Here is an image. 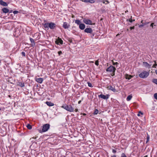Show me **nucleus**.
<instances>
[{
    "instance_id": "nucleus-16",
    "label": "nucleus",
    "mask_w": 157,
    "mask_h": 157,
    "mask_svg": "<svg viewBox=\"0 0 157 157\" xmlns=\"http://www.w3.org/2000/svg\"><path fill=\"white\" fill-rule=\"evenodd\" d=\"M2 11L3 13H9V10L8 8L4 7L2 9Z\"/></svg>"
},
{
    "instance_id": "nucleus-48",
    "label": "nucleus",
    "mask_w": 157,
    "mask_h": 157,
    "mask_svg": "<svg viewBox=\"0 0 157 157\" xmlns=\"http://www.w3.org/2000/svg\"><path fill=\"white\" fill-rule=\"evenodd\" d=\"M13 11L12 10H9V13H11L13 12Z\"/></svg>"
},
{
    "instance_id": "nucleus-44",
    "label": "nucleus",
    "mask_w": 157,
    "mask_h": 157,
    "mask_svg": "<svg viewBox=\"0 0 157 157\" xmlns=\"http://www.w3.org/2000/svg\"><path fill=\"white\" fill-rule=\"evenodd\" d=\"M144 26V25L142 24L139 25V28H140L142 27L143 26Z\"/></svg>"
},
{
    "instance_id": "nucleus-12",
    "label": "nucleus",
    "mask_w": 157,
    "mask_h": 157,
    "mask_svg": "<svg viewBox=\"0 0 157 157\" xmlns=\"http://www.w3.org/2000/svg\"><path fill=\"white\" fill-rule=\"evenodd\" d=\"M107 88L109 90L112 91L113 92H116V90L114 86H112L110 85H109L107 86Z\"/></svg>"
},
{
    "instance_id": "nucleus-46",
    "label": "nucleus",
    "mask_w": 157,
    "mask_h": 157,
    "mask_svg": "<svg viewBox=\"0 0 157 157\" xmlns=\"http://www.w3.org/2000/svg\"><path fill=\"white\" fill-rule=\"evenodd\" d=\"M105 0H102V1H101V2H102L103 3H104V4H106V3H105Z\"/></svg>"
},
{
    "instance_id": "nucleus-5",
    "label": "nucleus",
    "mask_w": 157,
    "mask_h": 157,
    "mask_svg": "<svg viewBox=\"0 0 157 157\" xmlns=\"http://www.w3.org/2000/svg\"><path fill=\"white\" fill-rule=\"evenodd\" d=\"M149 75V73L146 71H144L142 72L139 74V76L141 78H144L147 77Z\"/></svg>"
},
{
    "instance_id": "nucleus-27",
    "label": "nucleus",
    "mask_w": 157,
    "mask_h": 157,
    "mask_svg": "<svg viewBox=\"0 0 157 157\" xmlns=\"http://www.w3.org/2000/svg\"><path fill=\"white\" fill-rule=\"evenodd\" d=\"M152 82L157 85V79L156 78H153L152 79Z\"/></svg>"
},
{
    "instance_id": "nucleus-10",
    "label": "nucleus",
    "mask_w": 157,
    "mask_h": 157,
    "mask_svg": "<svg viewBox=\"0 0 157 157\" xmlns=\"http://www.w3.org/2000/svg\"><path fill=\"white\" fill-rule=\"evenodd\" d=\"M84 32L87 33L92 34L93 30L91 28H86L84 29Z\"/></svg>"
},
{
    "instance_id": "nucleus-25",
    "label": "nucleus",
    "mask_w": 157,
    "mask_h": 157,
    "mask_svg": "<svg viewBox=\"0 0 157 157\" xmlns=\"http://www.w3.org/2000/svg\"><path fill=\"white\" fill-rule=\"evenodd\" d=\"M98 112L99 111L98 109H95L93 113L94 115H96L98 113Z\"/></svg>"
},
{
    "instance_id": "nucleus-57",
    "label": "nucleus",
    "mask_w": 157,
    "mask_h": 157,
    "mask_svg": "<svg viewBox=\"0 0 157 157\" xmlns=\"http://www.w3.org/2000/svg\"><path fill=\"white\" fill-rule=\"evenodd\" d=\"M119 35V34H117V35L116 36H118V35Z\"/></svg>"
},
{
    "instance_id": "nucleus-51",
    "label": "nucleus",
    "mask_w": 157,
    "mask_h": 157,
    "mask_svg": "<svg viewBox=\"0 0 157 157\" xmlns=\"http://www.w3.org/2000/svg\"><path fill=\"white\" fill-rule=\"evenodd\" d=\"M81 102V100H80L79 101H78V104H80Z\"/></svg>"
},
{
    "instance_id": "nucleus-6",
    "label": "nucleus",
    "mask_w": 157,
    "mask_h": 157,
    "mask_svg": "<svg viewBox=\"0 0 157 157\" xmlns=\"http://www.w3.org/2000/svg\"><path fill=\"white\" fill-rule=\"evenodd\" d=\"M110 96V95L109 94H107L106 95H104L102 94H101L98 95V97L99 98H101L104 100H107L109 98Z\"/></svg>"
},
{
    "instance_id": "nucleus-52",
    "label": "nucleus",
    "mask_w": 157,
    "mask_h": 157,
    "mask_svg": "<svg viewBox=\"0 0 157 157\" xmlns=\"http://www.w3.org/2000/svg\"><path fill=\"white\" fill-rule=\"evenodd\" d=\"M116 156L115 155H113L111 156V157H116Z\"/></svg>"
},
{
    "instance_id": "nucleus-15",
    "label": "nucleus",
    "mask_w": 157,
    "mask_h": 157,
    "mask_svg": "<svg viewBox=\"0 0 157 157\" xmlns=\"http://www.w3.org/2000/svg\"><path fill=\"white\" fill-rule=\"evenodd\" d=\"M70 26V25H68V24L67 22H65L63 23V27L64 29H67Z\"/></svg>"
},
{
    "instance_id": "nucleus-30",
    "label": "nucleus",
    "mask_w": 157,
    "mask_h": 157,
    "mask_svg": "<svg viewBox=\"0 0 157 157\" xmlns=\"http://www.w3.org/2000/svg\"><path fill=\"white\" fill-rule=\"evenodd\" d=\"M145 22H144L143 23H142L144 25H147L150 23V22H146V21H144Z\"/></svg>"
},
{
    "instance_id": "nucleus-29",
    "label": "nucleus",
    "mask_w": 157,
    "mask_h": 157,
    "mask_svg": "<svg viewBox=\"0 0 157 157\" xmlns=\"http://www.w3.org/2000/svg\"><path fill=\"white\" fill-rule=\"evenodd\" d=\"M149 139H150V136H149V135L148 134H147V141H146V143H147L149 141Z\"/></svg>"
},
{
    "instance_id": "nucleus-26",
    "label": "nucleus",
    "mask_w": 157,
    "mask_h": 157,
    "mask_svg": "<svg viewBox=\"0 0 157 157\" xmlns=\"http://www.w3.org/2000/svg\"><path fill=\"white\" fill-rule=\"evenodd\" d=\"M26 127L29 130L31 129L32 128V126L30 124H28L26 125Z\"/></svg>"
},
{
    "instance_id": "nucleus-17",
    "label": "nucleus",
    "mask_w": 157,
    "mask_h": 157,
    "mask_svg": "<svg viewBox=\"0 0 157 157\" xmlns=\"http://www.w3.org/2000/svg\"><path fill=\"white\" fill-rule=\"evenodd\" d=\"M0 5L2 6H8V4L5 2H4L2 0H0Z\"/></svg>"
},
{
    "instance_id": "nucleus-41",
    "label": "nucleus",
    "mask_w": 157,
    "mask_h": 157,
    "mask_svg": "<svg viewBox=\"0 0 157 157\" xmlns=\"http://www.w3.org/2000/svg\"><path fill=\"white\" fill-rule=\"evenodd\" d=\"M154 25V23H151L150 25V26L152 27V29L153 28V25Z\"/></svg>"
},
{
    "instance_id": "nucleus-60",
    "label": "nucleus",
    "mask_w": 157,
    "mask_h": 157,
    "mask_svg": "<svg viewBox=\"0 0 157 157\" xmlns=\"http://www.w3.org/2000/svg\"><path fill=\"white\" fill-rule=\"evenodd\" d=\"M101 121H102V119H101Z\"/></svg>"
},
{
    "instance_id": "nucleus-23",
    "label": "nucleus",
    "mask_w": 157,
    "mask_h": 157,
    "mask_svg": "<svg viewBox=\"0 0 157 157\" xmlns=\"http://www.w3.org/2000/svg\"><path fill=\"white\" fill-rule=\"evenodd\" d=\"M135 21V19H132V16H131V17L129 19H127L126 20V21L127 22L129 21V22H130L131 23H132Z\"/></svg>"
},
{
    "instance_id": "nucleus-19",
    "label": "nucleus",
    "mask_w": 157,
    "mask_h": 157,
    "mask_svg": "<svg viewBox=\"0 0 157 157\" xmlns=\"http://www.w3.org/2000/svg\"><path fill=\"white\" fill-rule=\"evenodd\" d=\"M83 2L86 3H94L95 2V0H84Z\"/></svg>"
},
{
    "instance_id": "nucleus-7",
    "label": "nucleus",
    "mask_w": 157,
    "mask_h": 157,
    "mask_svg": "<svg viewBox=\"0 0 157 157\" xmlns=\"http://www.w3.org/2000/svg\"><path fill=\"white\" fill-rule=\"evenodd\" d=\"M83 22L87 25H95V23H92V21L90 19H84L83 20Z\"/></svg>"
},
{
    "instance_id": "nucleus-49",
    "label": "nucleus",
    "mask_w": 157,
    "mask_h": 157,
    "mask_svg": "<svg viewBox=\"0 0 157 157\" xmlns=\"http://www.w3.org/2000/svg\"><path fill=\"white\" fill-rule=\"evenodd\" d=\"M75 112H78V109H76L75 110Z\"/></svg>"
},
{
    "instance_id": "nucleus-1",
    "label": "nucleus",
    "mask_w": 157,
    "mask_h": 157,
    "mask_svg": "<svg viewBox=\"0 0 157 157\" xmlns=\"http://www.w3.org/2000/svg\"><path fill=\"white\" fill-rule=\"evenodd\" d=\"M61 107L70 112H72L74 110V108L71 105H67L64 104H63Z\"/></svg>"
},
{
    "instance_id": "nucleus-56",
    "label": "nucleus",
    "mask_w": 157,
    "mask_h": 157,
    "mask_svg": "<svg viewBox=\"0 0 157 157\" xmlns=\"http://www.w3.org/2000/svg\"><path fill=\"white\" fill-rule=\"evenodd\" d=\"M23 133H21V134L20 135V136H21L23 135Z\"/></svg>"
},
{
    "instance_id": "nucleus-33",
    "label": "nucleus",
    "mask_w": 157,
    "mask_h": 157,
    "mask_svg": "<svg viewBox=\"0 0 157 157\" xmlns=\"http://www.w3.org/2000/svg\"><path fill=\"white\" fill-rule=\"evenodd\" d=\"M87 83H88V86L89 87H93V86H92V85L91 83H90V82H88Z\"/></svg>"
},
{
    "instance_id": "nucleus-50",
    "label": "nucleus",
    "mask_w": 157,
    "mask_h": 157,
    "mask_svg": "<svg viewBox=\"0 0 157 157\" xmlns=\"http://www.w3.org/2000/svg\"><path fill=\"white\" fill-rule=\"evenodd\" d=\"M105 2H107V3H109V2L107 0H105Z\"/></svg>"
},
{
    "instance_id": "nucleus-2",
    "label": "nucleus",
    "mask_w": 157,
    "mask_h": 157,
    "mask_svg": "<svg viewBox=\"0 0 157 157\" xmlns=\"http://www.w3.org/2000/svg\"><path fill=\"white\" fill-rule=\"evenodd\" d=\"M116 69L115 67L112 65H110L109 67L106 69L107 72H111L112 73L111 74L112 76H113L115 75V72Z\"/></svg>"
},
{
    "instance_id": "nucleus-59",
    "label": "nucleus",
    "mask_w": 157,
    "mask_h": 157,
    "mask_svg": "<svg viewBox=\"0 0 157 157\" xmlns=\"http://www.w3.org/2000/svg\"><path fill=\"white\" fill-rule=\"evenodd\" d=\"M127 30L128 31V29H127Z\"/></svg>"
},
{
    "instance_id": "nucleus-43",
    "label": "nucleus",
    "mask_w": 157,
    "mask_h": 157,
    "mask_svg": "<svg viewBox=\"0 0 157 157\" xmlns=\"http://www.w3.org/2000/svg\"><path fill=\"white\" fill-rule=\"evenodd\" d=\"M112 152L113 153H115L117 151L116 150L114 149H113L112 150Z\"/></svg>"
},
{
    "instance_id": "nucleus-35",
    "label": "nucleus",
    "mask_w": 157,
    "mask_h": 157,
    "mask_svg": "<svg viewBox=\"0 0 157 157\" xmlns=\"http://www.w3.org/2000/svg\"><path fill=\"white\" fill-rule=\"evenodd\" d=\"M58 55L59 56H60L62 54V52L60 51H59L58 52Z\"/></svg>"
},
{
    "instance_id": "nucleus-42",
    "label": "nucleus",
    "mask_w": 157,
    "mask_h": 157,
    "mask_svg": "<svg viewBox=\"0 0 157 157\" xmlns=\"http://www.w3.org/2000/svg\"><path fill=\"white\" fill-rule=\"evenodd\" d=\"M156 66H157V64L156 63H155L153 65L152 67L153 68H155Z\"/></svg>"
},
{
    "instance_id": "nucleus-61",
    "label": "nucleus",
    "mask_w": 157,
    "mask_h": 157,
    "mask_svg": "<svg viewBox=\"0 0 157 157\" xmlns=\"http://www.w3.org/2000/svg\"><path fill=\"white\" fill-rule=\"evenodd\" d=\"M1 110V108H0V110Z\"/></svg>"
},
{
    "instance_id": "nucleus-14",
    "label": "nucleus",
    "mask_w": 157,
    "mask_h": 157,
    "mask_svg": "<svg viewBox=\"0 0 157 157\" xmlns=\"http://www.w3.org/2000/svg\"><path fill=\"white\" fill-rule=\"evenodd\" d=\"M133 77V75H129L128 74H126L125 75V78L126 79L129 80Z\"/></svg>"
},
{
    "instance_id": "nucleus-4",
    "label": "nucleus",
    "mask_w": 157,
    "mask_h": 157,
    "mask_svg": "<svg viewBox=\"0 0 157 157\" xmlns=\"http://www.w3.org/2000/svg\"><path fill=\"white\" fill-rule=\"evenodd\" d=\"M50 125L49 124H44L42 126V130L39 131L40 132H45L47 131L50 128Z\"/></svg>"
},
{
    "instance_id": "nucleus-36",
    "label": "nucleus",
    "mask_w": 157,
    "mask_h": 157,
    "mask_svg": "<svg viewBox=\"0 0 157 157\" xmlns=\"http://www.w3.org/2000/svg\"><path fill=\"white\" fill-rule=\"evenodd\" d=\"M21 54L23 56H24V57L25 56V53L24 52H22L21 53Z\"/></svg>"
},
{
    "instance_id": "nucleus-21",
    "label": "nucleus",
    "mask_w": 157,
    "mask_h": 157,
    "mask_svg": "<svg viewBox=\"0 0 157 157\" xmlns=\"http://www.w3.org/2000/svg\"><path fill=\"white\" fill-rule=\"evenodd\" d=\"M46 104L49 106H52L54 105L53 103L48 101L46 102Z\"/></svg>"
},
{
    "instance_id": "nucleus-11",
    "label": "nucleus",
    "mask_w": 157,
    "mask_h": 157,
    "mask_svg": "<svg viewBox=\"0 0 157 157\" xmlns=\"http://www.w3.org/2000/svg\"><path fill=\"white\" fill-rule=\"evenodd\" d=\"M143 65L145 67L150 69L151 68V65H150L147 62H143Z\"/></svg>"
},
{
    "instance_id": "nucleus-40",
    "label": "nucleus",
    "mask_w": 157,
    "mask_h": 157,
    "mask_svg": "<svg viewBox=\"0 0 157 157\" xmlns=\"http://www.w3.org/2000/svg\"><path fill=\"white\" fill-rule=\"evenodd\" d=\"M130 30H131L132 29H135V26H133L132 27H131L130 28Z\"/></svg>"
},
{
    "instance_id": "nucleus-45",
    "label": "nucleus",
    "mask_w": 157,
    "mask_h": 157,
    "mask_svg": "<svg viewBox=\"0 0 157 157\" xmlns=\"http://www.w3.org/2000/svg\"><path fill=\"white\" fill-rule=\"evenodd\" d=\"M91 34V35H92V36H91L92 37L94 36V33H93V32H92V34Z\"/></svg>"
},
{
    "instance_id": "nucleus-55",
    "label": "nucleus",
    "mask_w": 157,
    "mask_h": 157,
    "mask_svg": "<svg viewBox=\"0 0 157 157\" xmlns=\"http://www.w3.org/2000/svg\"><path fill=\"white\" fill-rule=\"evenodd\" d=\"M155 73H156V74H157V70H156L155 71Z\"/></svg>"
},
{
    "instance_id": "nucleus-31",
    "label": "nucleus",
    "mask_w": 157,
    "mask_h": 157,
    "mask_svg": "<svg viewBox=\"0 0 157 157\" xmlns=\"http://www.w3.org/2000/svg\"><path fill=\"white\" fill-rule=\"evenodd\" d=\"M140 114H141L143 115L144 114V113H142V112H141V111H139L138 114H137V116H140Z\"/></svg>"
},
{
    "instance_id": "nucleus-8",
    "label": "nucleus",
    "mask_w": 157,
    "mask_h": 157,
    "mask_svg": "<svg viewBox=\"0 0 157 157\" xmlns=\"http://www.w3.org/2000/svg\"><path fill=\"white\" fill-rule=\"evenodd\" d=\"M49 23V28L51 29H54L56 28V24L52 22H50Z\"/></svg>"
},
{
    "instance_id": "nucleus-18",
    "label": "nucleus",
    "mask_w": 157,
    "mask_h": 157,
    "mask_svg": "<svg viewBox=\"0 0 157 157\" xmlns=\"http://www.w3.org/2000/svg\"><path fill=\"white\" fill-rule=\"evenodd\" d=\"M44 27L46 29V30H48L49 29V23H46L44 24H43Z\"/></svg>"
},
{
    "instance_id": "nucleus-54",
    "label": "nucleus",
    "mask_w": 157,
    "mask_h": 157,
    "mask_svg": "<svg viewBox=\"0 0 157 157\" xmlns=\"http://www.w3.org/2000/svg\"><path fill=\"white\" fill-rule=\"evenodd\" d=\"M144 21L143 20H142V21H141V23H142H142H143V22H144Z\"/></svg>"
},
{
    "instance_id": "nucleus-38",
    "label": "nucleus",
    "mask_w": 157,
    "mask_h": 157,
    "mask_svg": "<svg viewBox=\"0 0 157 157\" xmlns=\"http://www.w3.org/2000/svg\"><path fill=\"white\" fill-rule=\"evenodd\" d=\"M68 40L71 43L72 42V39H71V38H69Z\"/></svg>"
},
{
    "instance_id": "nucleus-53",
    "label": "nucleus",
    "mask_w": 157,
    "mask_h": 157,
    "mask_svg": "<svg viewBox=\"0 0 157 157\" xmlns=\"http://www.w3.org/2000/svg\"><path fill=\"white\" fill-rule=\"evenodd\" d=\"M8 97L9 98H11V96L10 95H9L8 96Z\"/></svg>"
},
{
    "instance_id": "nucleus-13",
    "label": "nucleus",
    "mask_w": 157,
    "mask_h": 157,
    "mask_svg": "<svg viewBox=\"0 0 157 157\" xmlns=\"http://www.w3.org/2000/svg\"><path fill=\"white\" fill-rule=\"evenodd\" d=\"M44 79L42 78H35V81L40 83H41Z\"/></svg>"
},
{
    "instance_id": "nucleus-32",
    "label": "nucleus",
    "mask_w": 157,
    "mask_h": 157,
    "mask_svg": "<svg viewBox=\"0 0 157 157\" xmlns=\"http://www.w3.org/2000/svg\"><path fill=\"white\" fill-rule=\"evenodd\" d=\"M95 64L98 66L99 65V61H98V60H97L95 61Z\"/></svg>"
},
{
    "instance_id": "nucleus-9",
    "label": "nucleus",
    "mask_w": 157,
    "mask_h": 157,
    "mask_svg": "<svg viewBox=\"0 0 157 157\" xmlns=\"http://www.w3.org/2000/svg\"><path fill=\"white\" fill-rule=\"evenodd\" d=\"M55 43L57 45H59V44L62 45L63 44V41L61 38L58 37V38L55 41Z\"/></svg>"
},
{
    "instance_id": "nucleus-37",
    "label": "nucleus",
    "mask_w": 157,
    "mask_h": 157,
    "mask_svg": "<svg viewBox=\"0 0 157 157\" xmlns=\"http://www.w3.org/2000/svg\"><path fill=\"white\" fill-rule=\"evenodd\" d=\"M13 13L14 14H16L18 13L19 12L17 10H14L13 12Z\"/></svg>"
},
{
    "instance_id": "nucleus-22",
    "label": "nucleus",
    "mask_w": 157,
    "mask_h": 157,
    "mask_svg": "<svg viewBox=\"0 0 157 157\" xmlns=\"http://www.w3.org/2000/svg\"><path fill=\"white\" fill-rule=\"evenodd\" d=\"M30 40L31 43H32L31 44V46L33 47L35 45V43L34 40L31 38H30Z\"/></svg>"
},
{
    "instance_id": "nucleus-58",
    "label": "nucleus",
    "mask_w": 157,
    "mask_h": 157,
    "mask_svg": "<svg viewBox=\"0 0 157 157\" xmlns=\"http://www.w3.org/2000/svg\"><path fill=\"white\" fill-rule=\"evenodd\" d=\"M154 62L155 63H156V61H154Z\"/></svg>"
},
{
    "instance_id": "nucleus-24",
    "label": "nucleus",
    "mask_w": 157,
    "mask_h": 157,
    "mask_svg": "<svg viewBox=\"0 0 157 157\" xmlns=\"http://www.w3.org/2000/svg\"><path fill=\"white\" fill-rule=\"evenodd\" d=\"M132 98V96L131 95H129L127 98L126 99L127 101H130Z\"/></svg>"
},
{
    "instance_id": "nucleus-47",
    "label": "nucleus",
    "mask_w": 157,
    "mask_h": 157,
    "mask_svg": "<svg viewBox=\"0 0 157 157\" xmlns=\"http://www.w3.org/2000/svg\"><path fill=\"white\" fill-rule=\"evenodd\" d=\"M81 114H82L83 116H85L86 115V113H82Z\"/></svg>"
},
{
    "instance_id": "nucleus-34",
    "label": "nucleus",
    "mask_w": 157,
    "mask_h": 157,
    "mask_svg": "<svg viewBox=\"0 0 157 157\" xmlns=\"http://www.w3.org/2000/svg\"><path fill=\"white\" fill-rule=\"evenodd\" d=\"M154 97L155 99L157 100V93L154 94Z\"/></svg>"
},
{
    "instance_id": "nucleus-20",
    "label": "nucleus",
    "mask_w": 157,
    "mask_h": 157,
    "mask_svg": "<svg viewBox=\"0 0 157 157\" xmlns=\"http://www.w3.org/2000/svg\"><path fill=\"white\" fill-rule=\"evenodd\" d=\"M17 84L18 86H19L21 87H24L25 86V84L23 82H17Z\"/></svg>"
},
{
    "instance_id": "nucleus-39",
    "label": "nucleus",
    "mask_w": 157,
    "mask_h": 157,
    "mask_svg": "<svg viewBox=\"0 0 157 157\" xmlns=\"http://www.w3.org/2000/svg\"><path fill=\"white\" fill-rule=\"evenodd\" d=\"M121 157H127L125 155V154L124 153H123L121 154Z\"/></svg>"
},
{
    "instance_id": "nucleus-28",
    "label": "nucleus",
    "mask_w": 157,
    "mask_h": 157,
    "mask_svg": "<svg viewBox=\"0 0 157 157\" xmlns=\"http://www.w3.org/2000/svg\"><path fill=\"white\" fill-rule=\"evenodd\" d=\"M111 61L112 62V63H113V65H117L119 64V63H118V62H114V61H113V60H112Z\"/></svg>"
},
{
    "instance_id": "nucleus-3",
    "label": "nucleus",
    "mask_w": 157,
    "mask_h": 157,
    "mask_svg": "<svg viewBox=\"0 0 157 157\" xmlns=\"http://www.w3.org/2000/svg\"><path fill=\"white\" fill-rule=\"evenodd\" d=\"M75 23L79 25V27L80 29L82 30H84L85 28V25L83 23H81V21L78 19L75 20Z\"/></svg>"
}]
</instances>
